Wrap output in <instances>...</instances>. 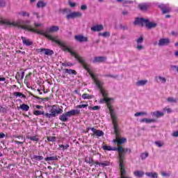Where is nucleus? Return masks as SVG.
Here are the masks:
<instances>
[{"label":"nucleus","mask_w":178,"mask_h":178,"mask_svg":"<svg viewBox=\"0 0 178 178\" xmlns=\"http://www.w3.org/2000/svg\"><path fill=\"white\" fill-rule=\"evenodd\" d=\"M30 23H31V21L29 19L24 20L19 19H17L16 22L8 23V24H11V26H16L18 29H22V30H27L28 31H31V33H36L37 34H40V35H44L47 38H49V40H51V41H53L54 42H56V44H58L62 51L71 54L72 56H74L75 59H76V60H78V62H79V63L82 65L83 69L87 70L88 73L90 74L91 79L93 80L97 88H99V90H102V86H104V82H102V81H99V79H98V75L92 72V70H91V66L87 64L84 59H83L81 56L77 54L76 51H73L72 48L68 47L66 42L60 41L59 40L58 36H54L49 34V33H56V31H59V26H53L47 29V31H44L43 30H38L35 28H33L31 25H30Z\"/></svg>","instance_id":"1"},{"label":"nucleus","mask_w":178,"mask_h":178,"mask_svg":"<svg viewBox=\"0 0 178 178\" xmlns=\"http://www.w3.org/2000/svg\"><path fill=\"white\" fill-rule=\"evenodd\" d=\"M100 92L102 95L104 97V99L100 100V104L106 102L111 119L113 120L114 131L115 133V137H116V139L114 140L113 142L117 143L118 145H122V144H124V143L127 141V139H126V138L119 137V128L118 127V118L116 117V114L115 113V111H113V108L111 105V101H113V98L108 97V92H106V90H100Z\"/></svg>","instance_id":"2"},{"label":"nucleus","mask_w":178,"mask_h":178,"mask_svg":"<svg viewBox=\"0 0 178 178\" xmlns=\"http://www.w3.org/2000/svg\"><path fill=\"white\" fill-rule=\"evenodd\" d=\"M103 149L106 151H118V155H119V161H120V169L121 172V176H124L126 174V171L124 170V154L127 152L130 154L131 152V149L128 148H123L122 146H119L118 148L117 147H111V146L104 145L103 146Z\"/></svg>","instance_id":"3"},{"label":"nucleus","mask_w":178,"mask_h":178,"mask_svg":"<svg viewBox=\"0 0 178 178\" xmlns=\"http://www.w3.org/2000/svg\"><path fill=\"white\" fill-rule=\"evenodd\" d=\"M63 112V110L62 108H58L56 105H54L50 110V113H47L44 114V116H46V118H49V119H51V118H55Z\"/></svg>","instance_id":"4"},{"label":"nucleus","mask_w":178,"mask_h":178,"mask_svg":"<svg viewBox=\"0 0 178 178\" xmlns=\"http://www.w3.org/2000/svg\"><path fill=\"white\" fill-rule=\"evenodd\" d=\"M83 16V13H80V11H74L66 15V19L67 20H70V19H76L77 17H81Z\"/></svg>","instance_id":"5"},{"label":"nucleus","mask_w":178,"mask_h":178,"mask_svg":"<svg viewBox=\"0 0 178 178\" xmlns=\"http://www.w3.org/2000/svg\"><path fill=\"white\" fill-rule=\"evenodd\" d=\"M17 21H9L8 19H4L0 17V24H3V26H7L8 27H17L15 25L10 24L9 23H16Z\"/></svg>","instance_id":"6"},{"label":"nucleus","mask_w":178,"mask_h":178,"mask_svg":"<svg viewBox=\"0 0 178 178\" xmlns=\"http://www.w3.org/2000/svg\"><path fill=\"white\" fill-rule=\"evenodd\" d=\"M168 44H170V40L169 38H161L159 40V47H166Z\"/></svg>","instance_id":"7"},{"label":"nucleus","mask_w":178,"mask_h":178,"mask_svg":"<svg viewBox=\"0 0 178 178\" xmlns=\"http://www.w3.org/2000/svg\"><path fill=\"white\" fill-rule=\"evenodd\" d=\"M37 52L40 54L41 52H43L44 55H54V51L49 49H44V48H40L37 49Z\"/></svg>","instance_id":"8"},{"label":"nucleus","mask_w":178,"mask_h":178,"mask_svg":"<svg viewBox=\"0 0 178 178\" xmlns=\"http://www.w3.org/2000/svg\"><path fill=\"white\" fill-rule=\"evenodd\" d=\"M74 39L78 42H87L88 41V38L83 35H76L74 36Z\"/></svg>","instance_id":"9"},{"label":"nucleus","mask_w":178,"mask_h":178,"mask_svg":"<svg viewBox=\"0 0 178 178\" xmlns=\"http://www.w3.org/2000/svg\"><path fill=\"white\" fill-rule=\"evenodd\" d=\"M159 8L161 9L163 14L169 13V12H170V7H169V4H161L159 6Z\"/></svg>","instance_id":"10"},{"label":"nucleus","mask_w":178,"mask_h":178,"mask_svg":"<svg viewBox=\"0 0 178 178\" xmlns=\"http://www.w3.org/2000/svg\"><path fill=\"white\" fill-rule=\"evenodd\" d=\"M105 60H106V57L105 56H96L92 60V63H102L105 62Z\"/></svg>","instance_id":"11"},{"label":"nucleus","mask_w":178,"mask_h":178,"mask_svg":"<svg viewBox=\"0 0 178 178\" xmlns=\"http://www.w3.org/2000/svg\"><path fill=\"white\" fill-rule=\"evenodd\" d=\"M90 129L93 133L92 136H97V137H102V136H104V131L101 130H97L95 128H90Z\"/></svg>","instance_id":"12"},{"label":"nucleus","mask_w":178,"mask_h":178,"mask_svg":"<svg viewBox=\"0 0 178 178\" xmlns=\"http://www.w3.org/2000/svg\"><path fill=\"white\" fill-rule=\"evenodd\" d=\"M146 20L147 19H144L143 18H136L134 24L138 26H145Z\"/></svg>","instance_id":"13"},{"label":"nucleus","mask_w":178,"mask_h":178,"mask_svg":"<svg viewBox=\"0 0 178 178\" xmlns=\"http://www.w3.org/2000/svg\"><path fill=\"white\" fill-rule=\"evenodd\" d=\"M68 118H72V116H76V115H80V110L74 109L68 112H66Z\"/></svg>","instance_id":"14"},{"label":"nucleus","mask_w":178,"mask_h":178,"mask_svg":"<svg viewBox=\"0 0 178 178\" xmlns=\"http://www.w3.org/2000/svg\"><path fill=\"white\" fill-rule=\"evenodd\" d=\"M155 81L157 83H161V84L166 83L167 79L166 78L162 76H156L154 78Z\"/></svg>","instance_id":"15"},{"label":"nucleus","mask_w":178,"mask_h":178,"mask_svg":"<svg viewBox=\"0 0 178 178\" xmlns=\"http://www.w3.org/2000/svg\"><path fill=\"white\" fill-rule=\"evenodd\" d=\"M21 39L22 40V43L26 47H30V45H33V41L30 39H27L26 37H22Z\"/></svg>","instance_id":"16"},{"label":"nucleus","mask_w":178,"mask_h":178,"mask_svg":"<svg viewBox=\"0 0 178 178\" xmlns=\"http://www.w3.org/2000/svg\"><path fill=\"white\" fill-rule=\"evenodd\" d=\"M145 26H146L147 29H154V27H156V23L151 22L148 19H146Z\"/></svg>","instance_id":"17"},{"label":"nucleus","mask_w":178,"mask_h":178,"mask_svg":"<svg viewBox=\"0 0 178 178\" xmlns=\"http://www.w3.org/2000/svg\"><path fill=\"white\" fill-rule=\"evenodd\" d=\"M45 6H47V2L40 0L39 1H38L37 4H36V8H38V9H42L44 8H45Z\"/></svg>","instance_id":"18"},{"label":"nucleus","mask_w":178,"mask_h":178,"mask_svg":"<svg viewBox=\"0 0 178 178\" xmlns=\"http://www.w3.org/2000/svg\"><path fill=\"white\" fill-rule=\"evenodd\" d=\"M92 31H102L104 30V26L102 25H96L91 27Z\"/></svg>","instance_id":"19"},{"label":"nucleus","mask_w":178,"mask_h":178,"mask_svg":"<svg viewBox=\"0 0 178 178\" xmlns=\"http://www.w3.org/2000/svg\"><path fill=\"white\" fill-rule=\"evenodd\" d=\"M152 115H153V116H155V118H161V116H163L165 113H163V112L162 111H157L152 113Z\"/></svg>","instance_id":"20"},{"label":"nucleus","mask_w":178,"mask_h":178,"mask_svg":"<svg viewBox=\"0 0 178 178\" xmlns=\"http://www.w3.org/2000/svg\"><path fill=\"white\" fill-rule=\"evenodd\" d=\"M147 83H148L147 80H140V81H138L136 84V86H138V87H141L143 86H145Z\"/></svg>","instance_id":"21"},{"label":"nucleus","mask_w":178,"mask_h":178,"mask_svg":"<svg viewBox=\"0 0 178 178\" xmlns=\"http://www.w3.org/2000/svg\"><path fill=\"white\" fill-rule=\"evenodd\" d=\"M149 6V5L147 3H142L138 5V8L140 9V10H147Z\"/></svg>","instance_id":"22"},{"label":"nucleus","mask_w":178,"mask_h":178,"mask_svg":"<svg viewBox=\"0 0 178 178\" xmlns=\"http://www.w3.org/2000/svg\"><path fill=\"white\" fill-rule=\"evenodd\" d=\"M145 175L147 177L158 178V173L156 172H146Z\"/></svg>","instance_id":"23"},{"label":"nucleus","mask_w":178,"mask_h":178,"mask_svg":"<svg viewBox=\"0 0 178 178\" xmlns=\"http://www.w3.org/2000/svg\"><path fill=\"white\" fill-rule=\"evenodd\" d=\"M67 118H69V115L65 113L60 117V120H61V122H67Z\"/></svg>","instance_id":"24"},{"label":"nucleus","mask_w":178,"mask_h":178,"mask_svg":"<svg viewBox=\"0 0 178 178\" xmlns=\"http://www.w3.org/2000/svg\"><path fill=\"white\" fill-rule=\"evenodd\" d=\"M141 123H154L155 120L154 119H148V118H143L140 120Z\"/></svg>","instance_id":"25"},{"label":"nucleus","mask_w":178,"mask_h":178,"mask_svg":"<svg viewBox=\"0 0 178 178\" xmlns=\"http://www.w3.org/2000/svg\"><path fill=\"white\" fill-rule=\"evenodd\" d=\"M18 15L19 16H22V17H30V13L26 11H20L18 13Z\"/></svg>","instance_id":"26"},{"label":"nucleus","mask_w":178,"mask_h":178,"mask_svg":"<svg viewBox=\"0 0 178 178\" xmlns=\"http://www.w3.org/2000/svg\"><path fill=\"white\" fill-rule=\"evenodd\" d=\"M82 98L83 99H92L94 95L85 93L82 95Z\"/></svg>","instance_id":"27"},{"label":"nucleus","mask_w":178,"mask_h":178,"mask_svg":"<svg viewBox=\"0 0 178 178\" xmlns=\"http://www.w3.org/2000/svg\"><path fill=\"white\" fill-rule=\"evenodd\" d=\"M134 175L136 177H143L144 176V172L137 170L134 172Z\"/></svg>","instance_id":"28"},{"label":"nucleus","mask_w":178,"mask_h":178,"mask_svg":"<svg viewBox=\"0 0 178 178\" xmlns=\"http://www.w3.org/2000/svg\"><path fill=\"white\" fill-rule=\"evenodd\" d=\"M26 138H28V140H31V141H35L36 143H38V141L40 140V138H38V136H27Z\"/></svg>","instance_id":"29"},{"label":"nucleus","mask_w":178,"mask_h":178,"mask_svg":"<svg viewBox=\"0 0 178 178\" xmlns=\"http://www.w3.org/2000/svg\"><path fill=\"white\" fill-rule=\"evenodd\" d=\"M108 166L109 165V162L104 161L103 163L95 162V166Z\"/></svg>","instance_id":"30"},{"label":"nucleus","mask_w":178,"mask_h":178,"mask_svg":"<svg viewBox=\"0 0 178 178\" xmlns=\"http://www.w3.org/2000/svg\"><path fill=\"white\" fill-rule=\"evenodd\" d=\"M17 138L22 140V142L15 140V144H23V143H26V138L22 136H17Z\"/></svg>","instance_id":"31"},{"label":"nucleus","mask_w":178,"mask_h":178,"mask_svg":"<svg viewBox=\"0 0 178 178\" xmlns=\"http://www.w3.org/2000/svg\"><path fill=\"white\" fill-rule=\"evenodd\" d=\"M81 104H79L78 106H76V108L79 109H81L83 108H87V106H88V104L86 102H81Z\"/></svg>","instance_id":"32"},{"label":"nucleus","mask_w":178,"mask_h":178,"mask_svg":"<svg viewBox=\"0 0 178 178\" xmlns=\"http://www.w3.org/2000/svg\"><path fill=\"white\" fill-rule=\"evenodd\" d=\"M20 109H22V111H25V112H27V111H29V109H30V106H29L26 104H22L19 106Z\"/></svg>","instance_id":"33"},{"label":"nucleus","mask_w":178,"mask_h":178,"mask_svg":"<svg viewBox=\"0 0 178 178\" xmlns=\"http://www.w3.org/2000/svg\"><path fill=\"white\" fill-rule=\"evenodd\" d=\"M16 77H18L19 80H23V79H24V72L21 73L17 72Z\"/></svg>","instance_id":"34"},{"label":"nucleus","mask_w":178,"mask_h":178,"mask_svg":"<svg viewBox=\"0 0 178 178\" xmlns=\"http://www.w3.org/2000/svg\"><path fill=\"white\" fill-rule=\"evenodd\" d=\"M33 115H35V116H40V115H45V112L41 111H34Z\"/></svg>","instance_id":"35"},{"label":"nucleus","mask_w":178,"mask_h":178,"mask_svg":"<svg viewBox=\"0 0 178 178\" xmlns=\"http://www.w3.org/2000/svg\"><path fill=\"white\" fill-rule=\"evenodd\" d=\"M147 115H148V113H147V112H138L134 114V116H136V118L138 116H147Z\"/></svg>","instance_id":"36"},{"label":"nucleus","mask_w":178,"mask_h":178,"mask_svg":"<svg viewBox=\"0 0 178 178\" xmlns=\"http://www.w3.org/2000/svg\"><path fill=\"white\" fill-rule=\"evenodd\" d=\"M65 72L68 73V74H74L76 75L77 73L76 72V70H69V69H65Z\"/></svg>","instance_id":"37"},{"label":"nucleus","mask_w":178,"mask_h":178,"mask_svg":"<svg viewBox=\"0 0 178 178\" xmlns=\"http://www.w3.org/2000/svg\"><path fill=\"white\" fill-rule=\"evenodd\" d=\"M88 109H90V111H98L101 109V107L99 106H95L93 107L88 106Z\"/></svg>","instance_id":"38"},{"label":"nucleus","mask_w":178,"mask_h":178,"mask_svg":"<svg viewBox=\"0 0 178 178\" xmlns=\"http://www.w3.org/2000/svg\"><path fill=\"white\" fill-rule=\"evenodd\" d=\"M136 44H143L144 42V38L143 36H140L138 39H136Z\"/></svg>","instance_id":"39"},{"label":"nucleus","mask_w":178,"mask_h":178,"mask_svg":"<svg viewBox=\"0 0 178 178\" xmlns=\"http://www.w3.org/2000/svg\"><path fill=\"white\" fill-rule=\"evenodd\" d=\"M136 48V49H138V51H143V49H145L144 45H143L142 44H138Z\"/></svg>","instance_id":"40"},{"label":"nucleus","mask_w":178,"mask_h":178,"mask_svg":"<svg viewBox=\"0 0 178 178\" xmlns=\"http://www.w3.org/2000/svg\"><path fill=\"white\" fill-rule=\"evenodd\" d=\"M69 145H59L60 149H62L63 151H65V149H67L69 148Z\"/></svg>","instance_id":"41"},{"label":"nucleus","mask_w":178,"mask_h":178,"mask_svg":"<svg viewBox=\"0 0 178 178\" xmlns=\"http://www.w3.org/2000/svg\"><path fill=\"white\" fill-rule=\"evenodd\" d=\"M31 72H29L28 74L26 75L24 83H27V81H29V80L31 79Z\"/></svg>","instance_id":"42"},{"label":"nucleus","mask_w":178,"mask_h":178,"mask_svg":"<svg viewBox=\"0 0 178 178\" xmlns=\"http://www.w3.org/2000/svg\"><path fill=\"white\" fill-rule=\"evenodd\" d=\"M47 140L54 143V141H56V137H55V136H48L47 137Z\"/></svg>","instance_id":"43"},{"label":"nucleus","mask_w":178,"mask_h":178,"mask_svg":"<svg viewBox=\"0 0 178 178\" xmlns=\"http://www.w3.org/2000/svg\"><path fill=\"white\" fill-rule=\"evenodd\" d=\"M148 155H149L148 152L142 153L140 155V158L141 159L144 160L145 159V158H147Z\"/></svg>","instance_id":"44"},{"label":"nucleus","mask_w":178,"mask_h":178,"mask_svg":"<svg viewBox=\"0 0 178 178\" xmlns=\"http://www.w3.org/2000/svg\"><path fill=\"white\" fill-rule=\"evenodd\" d=\"M161 175L163 177H169L170 176V173H168V172H165L164 171H161Z\"/></svg>","instance_id":"45"},{"label":"nucleus","mask_w":178,"mask_h":178,"mask_svg":"<svg viewBox=\"0 0 178 178\" xmlns=\"http://www.w3.org/2000/svg\"><path fill=\"white\" fill-rule=\"evenodd\" d=\"M167 101H168V102H174V103L177 102V99H175L173 97H168L167 99Z\"/></svg>","instance_id":"46"},{"label":"nucleus","mask_w":178,"mask_h":178,"mask_svg":"<svg viewBox=\"0 0 178 178\" xmlns=\"http://www.w3.org/2000/svg\"><path fill=\"white\" fill-rule=\"evenodd\" d=\"M15 97H22V98H26V95H24L22 92H15Z\"/></svg>","instance_id":"47"},{"label":"nucleus","mask_w":178,"mask_h":178,"mask_svg":"<svg viewBox=\"0 0 178 178\" xmlns=\"http://www.w3.org/2000/svg\"><path fill=\"white\" fill-rule=\"evenodd\" d=\"M155 145H157V147H161L163 145V142L156 141Z\"/></svg>","instance_id":"48"},{"label":"nucleus","mask_w":178,"mask_h":178,"mask_svg":"<svg viewBox=\"0 0 178 178\" xmlns=\"http://www.w3.org/2000/svg\"><path fill=\"white\" fill-rule=\"evenodd\" d=\"M68 3H69L70 6H71V8H74V7H76V3L72 2L71 0L68 1Z\"/></svg>","instance_id":"49"},{"label":"nucleus","mask_w":178,"mask_h":178,"mask_svg":"<svg viewBox=\"0 0 178 178\" xmlns=\"http://www.w3.org/2000/svg\"><path fill=\"white\" fill-rule=\"evenodd\" d=\"M164 112H167V113H172V108H163Z\"/></svg>","instance_id":"50"},{"label":"nucleus","mask_w":178,"mask_h":178,"mask_svg":"<svg viewBox=\"0 0 178 178\" xmlns=\"http://www.w3.org/2000/svg\"><path fill=\"white\" fill-rule=\"evenodd\" d=\"M43 24L42 23H37L35 22L34 24V26L37 29L38 27H42Z\"/></svg>","instance_id":"51"},{"label":"nucleus","mask_w":178,"mask_h":178,"mask_svg":"<svg viewBox=\"0 0 178 178\" xmlns=\"http://www.w3.org/2000/svg\"><path fill=\"white\" fill-rule=\"evenodd\" d=\"M56 158L54 156H50L45 159V161H55Z\"/></svg>","instance_id":"52"},{"label":"nucleus","mask_w":178,"mask_h":178,"mask_svg":"<svg viewBox=\"0 0 178 178\" xmlns=\"http://www.w3.org/2000/svg\"><path fill=\"white\" fill-rule=\"evenodd\" d=\"M6 5V3H5V1L0 0V8H3V6H5Z\"/></svg>","instance_id":"53"},{"label":"nucleus","mask_w":178,"mask_h":178,"mask_svg":"<svg viewBox=\"0 0 178 178\" xmlns=\"http://www.w3.org/2000/svg\"><path fill=\"white\" fill-rule=\"evenodd\" d=\"M101 35H102V37H109V33L108 32H104L103 33H101Z\"/></svg>","instance_id":"54"},{"label":"nucleus","mask_w":178,"mask_h":178,"mask_svg":"<svg viewBox=\"0 0 178 178\" xmlns=\"http://www.w3.org/2000/svg\"><path fill=\"white\" fill-rule=\"evenodd\" d=\"M33 16H36L37 19H40V14L37 12H33Z\"/></svg>","instance_id":"55"},{"label":"nucleus","mask_w":178,"mask_h":178,"mask_svg":"<svg viewBox=\"0 0 178 178\" xmlns=\"http://www.w3.org/2000/svg\"><path fill=\"white\" fill-rule=\"evenodd\" d=\"M81 10H87V6L86 5H82L81 6Z\"/></svg>","instance_id":"56"},{"label":"nucleus","mask_w":178,"mask_h":178,"mask_svg":"<svg viewBox=\"0 0 178 178\" xmlns=\"http://www.w3.org/2000/svg\"><path fill=\"white\" fill-rule=\"evenodd\" d=\"M131 1H129V0H124L122 1V3L123 5H126L127 3H131Z\"/></svg>","instance_id":"57"},{"label":"nucleus","mask_w":178,"mask_h":178,"mask_svg":"<svg viewBox=\"0 0 178 178\" xmlns=\"http://www.w3.org/2000/svg\"><path fill=\"white\" fill-rule=\"evenodd\" d=\"M172 136V137H178V131L173 132Z\"/></svg>","instance_id":"58"},{"label":"nucleus","mask_w":178,"mask_h":178,"mask_svg":"<svg viewBox=\"0 0 178 178\" xmlns=\"http://www.w3.org/2000/svg\"><path fill=\"white\" fill-rule=\"evenodd\" d=\"M177 67H178V66H177V65H171V69H172V70L177 71Z\"/></svg>","instance_id":"59"},{"label":"nucleus","mask_w":178,"mask_h":178,"mask_svg":"<svg viewBox=\"0 0 178 178\" xmlns=\"http://www.w3.org/2000/svg\"><path fill=\"white\" fill-rule=\"evenodd\" d=\"M35 107L36 109H42V108H43L42 106H40V105H36V106H35Z\"/></svg>","instance_id":"60"},{"label":"nucleus","mask_w":178,"mask_h":178,"mask_svg":"<svg viewBox=\"0 0 178 178\" xmlns=\"http://www.w3.org/2000/svg\"><path fill=\"white\" fill-rule=\"evenodd\" d=\"M122 15H124V16H126V15H129V12L127 10H124L122 12Z\"/></svg>","instance_id":"61"},{"label":"nucleus","mask_w":178,"mask_h":178,"mask_svg":"<svg viewBox=\"0 0 178 178\" xmlns=\"http://www.w3.org/2000/svg\"><path fill=\"white\" fill-rule=\"evenodd\" d=\"M5 137V134L0 133V138H3Z\"/></svg>","instance_id":"62"},{"label":"nucleus","mask_w":178,"mask_h":178,"mask_svg":"<svg viewBox=\"0 0 178 178\" xmlns=\"http://www.w3.org/2000/svg\"><path fill=\"white\" fill-rule=\"evenodd\" d=\"M175 56H176L177 58H178V50L175 51L174 53Z\"/></svg>","instance_id":"63"},{"label":"nucleus","mask_w":178,"mask_h":178,"mask_svg":"<svg viewBox=\"0 0 178 178\" xmlns=\"http://www.w3.org/2000/svg\"><path fill=\"white\" fill-rule=\"evenodd\" d=\"M5 80H6L5 77H0V81H5Z\"/></svg>","instance_id":"64"}]
</instances>
